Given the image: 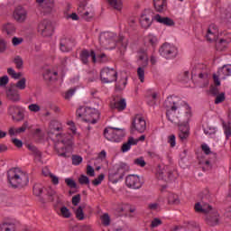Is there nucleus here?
Here are the masks:
<instances>
[{"label": "nucleus", "instance_id": "nucleus-1", "mask_svg": "<svg viewBox=\"0 0 231 231\" xmlns=\"http://www.w3.org/2000/svg\"><path fill=\"white\" fill-rule=\"evenodd\" d=\"M166 109V116L171 124L179 125L180 133L179 137L181 142H185L189 138V126L188 124L192 118V110L189 104L182 102H175L172 97L167 98L163 104Z\"/></svg>", "mask_w": 231, "mask_h": 231}, {"label": "nucleus", "instance_id": "nucleus-2", "mask_svg": "<svg viewBox=\"0 0 231 231\" xmlns=\"http://www.w3.org/2000/svg\"><path fill=\"white\" fill-rule=\"evenodd\" d=\"M60 131H62V125H60L59 121H51L48 136L55 142V151H57L59 156L69 158L68 154L71 152V149H73V135L70 134H60L59 133Z\"/></svg>", "mask_w": 231, "mask_h": 231}, {"label": "nucleus", "instance_id": "nucleus-3", "mask_svg": "<svg viewBox=\"0 0 231 231\" xmlns=\"http://www.w3.org/2000/svg\"><path fill=\"white\" fill-rule=\"evenodd\" d=\"M195 212L198 214H206V223L208 226H217L221 225V216L217 209L212 208L211 205L205 202H197L195 204Z\"/></svg>", "mask_w": 231, "mask_h": 231}, {"label": "nucleus", "instance_id": "nucleus-4", "mask_svg": "<svg viewBox=\"0 0 231 231\" xmlns=\"http://www.w3.org/2000/svg\"><path fill=\"white\" fill-rule=\"evenodd\" d=\"M7 180L13 189H23L28 185V174L19 168L10 169L7 171Z\"/></svg>", "mask_w": 231, "mask_h": 231}, {"label": "nucleus", "instance_id": "nucleus-5", "mask_svg": "<svg viewBox=\"0 0 231 231\" xmlns=\"http://www.w3.org/2000/svg\"><path fill=\"white\" fill-rule=\"evenodd\" d=\"M76 116L78 118H82L84 122H88L89 124H97V119L99 116L98 112L95 108L88 106H80L77 110Z\"/></svg>", "mask_w": 231, "mask_h": 231}, {"label": "nucleus", "instance_id": "nucleus-6", "mask_svg": "<svg viewBox=\"0 0 231 231\" xmlns=\"http://www.w3.org/2000/svg\"><path fill=\"white\" fill-rule=\"evenodd\" d=\"M104 136L109 142H120L125 136V130L109 126L105 129Z\"/></svg>", "mask_w": 231, "mask_h": 231}, {"label": "nucleus", "instance_id": "nucleus-7", "mask_svg": "<svg viewBox=\"0 0 231 231\" xmlns=\"http://www.w3.org/2000/svg\"><path fill=\"white\" fill-rule=\"evenodd\" d=\"M118 77V72L115 69H110L108 67L101 69L100 79L103 84H109L111 82H116Z\"/></svg>", "mask_w": 231, "mask_h": 231}, {"label": "nucleus", "instance_id": "nucleus-8", "mask_svg": "<svg viewBox=\"0 0 231 231\" xmlns=\"http://www.w3.org/2000/svg\"><path fill=\"white\" fill-rule=\"evenodd\" d=\"M147 129V123L145 122V118L143 116L137 115L134 117L131 125V131L134 133V131H137V133H145V130Z\"/></svg>", "mask_w": 231, "mask_h": 231}, {"label": "nucleus", "instance_id": "nucleus-9", "mask_svg": "<svg viewBox=\"0 0 231 231\" xmlns=\"http://www.w3.org/2000/svg\"><path fill=\"white\" fill-rule=\"evenodd\" d=\"M38 32L42 37H51L53 35V23L50 20H42L38 24Z\"/></svg>", "mask_w": 231, "mask_h": 231}, {"label": "nucleus", "instance_id": "nucleus-10", "mask_svg": "<svg viewBox=\"0 0 231 231\" xmlns=\"http://www.w3.org/2000/svg\"><path fill=\"white\" fill-rule=\"evenodd\" d=\"M159 53L164 59H174L178 55V49L171 43H164L159 49Z\"/></svg>", "mask_w": 231, "mask_h": 231}, {"label": "nucleus", "instance_id": "nucleus-11", "mask_svg": "<svg viewBox=\"0 0 231 231\" xmlns=\"http://www.w3.org/2000/svg\"><path fill=\"white\" fill-rule=\"evenodd\" d=\"M154 13L151 9L144 10V13L140 17V24L142 28L147 30L152 24V20L154 19Z\"/></svg>", "mask_w": 231, "mask_h": 231}, {"label": "nucleus", "instance_id": "nucleus-12", "mask_svg": "<svg viewBox=\"0 0 231 231\" xmlns=\"http://www.w3.org/2000/svg\"><path fill=\"white\" fill-rule=\"evenodd\" d=\"M125 185L128 189H142L143 180L138 175H128L125 179Z\"/></svg>", "mask_w": 231, "mask_h": 231}, {"label": "nucleus", "instance_id": "nucleus-13", "mask_svg": "<svg viewBox=\"0 0 231 231\" xmlns=\"http://www.w3.org/2000/svg\"><path fill=\"white\" fill-rule=\"evenodd\" d=\"M5 97L6 99L13 104H17L18 102H21V93H19V90L17 88H14V87H11V85L5 90Z\"/></svg>", "mask_w": 231, "mask_h": 231}, {"label": "nucleus", "instance_id": "nucleus-14", "mask_svg": "<svg viewBox=\"0 0 231 231\" xmlns=\"http://www.w3.org/2000/svg\"><path fill=\"white\" fill-rule=\"evenodd\" d=\"M78 12L85 21H91L95 17V10L93 7H87L84 5H79Z\"/></svg>", "mask_w": 231, "mask_h": 231}, {"label": "nucleus", "instance_id": "nucleus-15", "mask_svg": "<svg viewBox=\"0 0 231 231\" xmlns=\"http://www.w3.org/2000/svg\"><path fill=\"white\" fill-rule=\"evenodd\" d=\"M74 47H75V40L71 38H68L66 36L60 39V50L61 51H64V52L71 51V50H73Z\"/></svg>", "mask_w": 231, "mask_h": 231}, {"label": "nucleus", "instance_id": "nucleus-16", "mask_svg": "<svg viewBox=\"0 0 231 231\" xmlns=\"http://www.w3.org/2000/svg\"><path fill=\"white\" fill-rule=\"evenodd\" d=\"M168 176V180L172 181V180H176V176L174 175V171L170 170L169 166L163 167L162 170H159L157 172V178L159 180H165V177Z\"/></svg>", "mask_w": 231, "mask_h": 231}, {"label": "nucleus", "instance_id": "nucleus-17", "mask_svg": "<svg viewBox=\"0 0 231 231\" xmlns=\"http://www.w3.org/2000/svg\"><path fill=\"white\" fill-rule=\"evenodd\" d=\"M89 57L92 58V62H97V54L95 53V51H88L84 50L80 53V59L83 64H88L89 62L88 59Z\"/></svg>", "mask_w": 231, "mask_h": 231}, {"label": "nucleus", "instance_id": "nucleus-18", "mask_svg": "<svg viewBox=\"0 0 231 231\" xmlns=\"http://www.w3.org/2000/svg\"><path fill=\"white\" fill-rule=\"evenodd\" d=\"M112 109H117V111H124L127 107V103L125 98L115 97L110 104Z\"/></svg>", "mask_w": 231, "mask_h": 231}, {"label": "nucleus", "instance_id": "nucleus-19", "mask_svg": "<svg viewBox=\"0 0 231 231\" xmlns=\"http://www.w3.org/2000/svg\"><path fill=\"white\" fill-rule=\"evenodd\" d=\"M115 36L116 35L113 32H103L99 36V41L101 44H103V46H109L111 42H115V41L113 40Z\"/></svg>", "mask_w": 231, "mask_h": 231}, {"label": "nucleus", "instance_id": "nucleus-20", "mask_svg": "<svg viewBox=\"0 0 231 231\" xmlns=\"http://www.w3.org/2000/svg\"><path fill=\"white\" fill-rule=\"evenodd\" d=\"M14 17L17 23H24V21H26V10L22 6L16 7L14 13Z\"/></svg>", "mask_w": 231, "mask_h": 231}, {"label": "nucleus", "instance_id": "nucleus-21", "mask_svg": "<svg viewBox=\"0 0 231 231\" xmlns=\"http://www.w3.org/2000/svg\"><path fill=\"white\" fill-rule=\"evenodd\" d=\"M37 5L43 8V10H47V12H51L53 8V5H55V0H36Z\"/></svg>", "mask_w": 231, "mask_h": 231}, {"label": "nucleus", "instance_id": "nucleus-22", "mask_svg": "<svg viewBox=\"0 0 231 231\" xmlns=\"http://www.w3.org/2000/svg\"><path fill=\"white\" fill-rule=\"evenodd\" d=\"M154 21L160 23L161 24H164L165 26H174V20L169 17H162L160 14H156L154 16Z\"/></svg>", "mask_w": 231, "mask_h": 231}, {"label": "nucleus", "instance_id": "nucleus-23", "mask_svg": "<svg viewBox=\"0 0 231 231\" xmlns=\"http://www.w3.org/2000/svg\"><path fill=\"white\" fill-rule=\"evenodd\" d=\"M216 33H217V30H216V24H211L208 29V32L206 34V39L209 42L212 41H216Z\"/></svg>", "mask_w": 231, "mask_h": 231}, {"label": "nucleus", "instance_id": "nucleus-24", "mask_svg": "<svg viewBox=\"0 0 231 231\" xmlns=\"http://www.w3.org/2000/svg\"><path fill=\"white\" fill-rule=\"evenodd\" d=\"M138 141L134 140L133 137H129L128 141L125 143H123L121 147L122 152H127L131 149V145H137Z\"/></svg>", "mask_w": 231, "mask_h": 231}, {"label": "nucleus", "instance_id": "nucleus-25", "mask_svg": "<svg viewBox=\"0 0 231 231\" xmlns=\"http://www.w3.org/2000/svg\"><path fill=\"white\" fill-rule=\"evenodd\" d=\"M153 5H154L156 12L162 13L165 9V6H167V1L166 0H153Z\"/></svg>", "mask_w": 231, "mask_h": 231}, {"label": "nucleus", "instance_id": "nucleus-26", "mask_svg": "<svg viewBox=\"0 0 231 231\" xmlns=\"http://www.w3.org/2000/svg\"><path fill=\"white\" fill-rule=\"evenodd\" d=\"M125 86H127V77L124 76L116 84V91H124Z\"/></svg>", "mask_w": 231, "mask_h": 231}, {"label": "nucleus", "instance_id": "nucleus-27", "mask_svg": "<svg viewBox=\"0 0 231 231\" xmlns=\"http://www.w3.org/2000/svg\"><path fill=\"white\" fill-rule=\"evenodd\" d=\"M231 40L230 38L228 39H225L222 38L219 40L218 42H217L216 46H217V50H219L220 51H223V50H225V48H226V46H228V44H230Z\"/></svg>", "mask_w": 231, "mask_h": 231}, {"label": "nucleus", "instance_id": "nucleus-28", "mask_svg": "<svg viewBox=\"0 0 231 231\" xmlns=\"http://www.w3.org/2000/svg\"><path fill=\"white\" fill-rule=\"evenodd\" d=\"M27 148L29 149V151H31L32 154H33V156L37 158L38 162H41V159L42 158V153L41 152V151H39L37 147L32 144H28Z\"/></svg>", "mask_w": 231, "mask_h": 231}, {"label": "nucleus", "instance_id": "nucleus-29", "mask_svg": "<svg viewBox=\"0 0 231 231\" xmlns=\"http://www.w3.org/2000/svg\"><path fill=\"white\" fill-rule=\"evenodd\" d=\"M47 196L50 201H57L59 203V195H57V191L52 189L51 187L47 189Z\"/></svg>", "mask_w": 231, "mask_h": 231}, {"label": "nucleus", "instance_id": "nucleus-30", "mask_svg": "<svg viewBox=\"0 0 231 231\" xmlns=\"http://www.w3.org/2000/svg\"><path fill=\"white\" fill-rule=\"evenodd\" d=\"M116 174H120V176H124L126 172H129V166L125 163H120L116 166Z\"/></svg>", "mask_w": 231, "mask_h": 231}, {"label": "nucleus", "instance_id": "nucleus-31", "mask_svg": "<svg viewBox=\"0 0 231 231\" xmlns=\"http://www.w3.org/2000/svg\"><path fill=\"white\" fill-rule=\"evenodd\" d=\"M12 119L14 122H23V120H24V110L23 107H20V109L18 110V112L15 114V116H12Z\"/></svg>", "mask_w": 231, "mask_h": 231}, {"label": "nucleus", "instance_id": "nucleus-32", "mask_svg": "<svg viewBox=\"0 0 231 231\" xmlns=\"http://www.w3.org/2000/svg\"><path fill=\"white\" fill-rule=\"evenodd\" d=\"M12 88H14V89H26V79L23 78L22 79H20L19 81H17L16 84H13L11 85Z\"/></svg>", "mask_w": 231, "mask_h": 231}, {"label": "nucleus", "instance_id": "nucleus-33", "mask_svg": "<svg viewBox=\"0 0 231 231\" xmlns=\"http://www.w3.org/2000/svg\"><path fill=\"white\" fill-rule=\"evenodd\" d=\"M168 203L170 205H180V197L174 193H170L168 196Z\"/></svg>", "mask_w": 231, "mask_h": 231}, {"label": "nucleus", "instance_id": "nucleus-34", "mask_svg": "<svg viewBox=\"0 0 231 231\" xmlns=\"http://www.w3.org/2000/svg\"><path fill=\"white\" fill-rule=\"evenodd\" d=\"M84 208H86V204L79 206L75 212L76 217L77 219H79V221L84 219Z\"/></svg>", "mask_w": 231, "mask_h": 231}, {"label": "nucleus", "instance_id": "nucleus-35", "mask_svg": "<svg viewBox=\"0 0 231 231\" xmlns=\"http://www.w3.org/2000/svg\"><path fill=\"white\" fill-rule=\"evenodd\" d=\"M3 30L7 35H14L15 33V26L13 23H6L4 25Z\"/></svg>", "mask_w": 231, "mask_h": 231}, {"label": "nucleus", "instance_id": "nucleus-36", "mask_svg": "<svg viewBox=\"0 0 231 231\" xmlns=\"http://www.w3.org/2000/svg\"><path fill=\"white\" fill-rule=\"evenodd\" d=\"M107 2L115 10H122V0H107Z\"/></svg>", "mask_w": 231, "mask_h": 231}, {"label": "nucleus", "instance_id": "nucleus-37", "mask_svg": "<svg viewBox=\"0 0 231 231\" xmlns=\"http://www.w3.org/2000/svg\"><path fill=\"white\" fill-rule=\"evenodd\" d=\"M0 231H15V225L12 223H4L0 226Z\"/></svg>", "mask_w": 231, "mask_h": 231}, {"label": "nucleus", "instance_id": "nucleus-38", "mask_svg": "<svg viewBox=\"0 0 231 231\" xmlns=\"http://www.w3.org/2000/svg\"><path fill=\"white\" fill-rule=\"evenodd\" d=\"M20 109H21V106L13 105L8 107L7 113L8 115H10V116L13 117V116H15V115H17Z\"/></svg>", "mask_w": 231, "mask_h": 231}, {"label": "nucleus", "instance_id": "nucleus-39", "mask_svg": "<svg viewBox=\"0 0 231 231\" xmlns=\"http://www.w3.org/2000/svg\"><path fill=\"white\" fill-rule=\"evenodd\" d=\"M101 222L104 226H109V225H111V217H109V214H103V216H101Z\"/></svg>", "mask_w": 231, "mask_h": 231}, {"label": "nucleus", "instance_id": "nucleus-40", "mask_svg": "<svg viewBox=\"0 0 231 231\" xmlns=\"http://www.w3.org/2000/svg\"><path fill=\"white\" fill-rule=\"evenodd\" d=\"M137 76L141 82L145 81V69L143 67L137 69Z\"/></svg>", "mask_w": 231, "mask_h": 231}, {"label": "nucleus", "instance_id": "nucleus-41", "mask_svg": "<svg viewBox=\"0 0 231 231\" xmlns=\"http://www.w3.org/2000/svg\"><path fill=\"white\" fill-rule=\"evenodd\" d=\"M217 73H223L226 75V77H230L231 75V68L226 66V65H224L222 69H220Z\"/></svg>", "mask_w": 231, "mask_h": 231}, {"label": "nucleus", "instance_id": "nucleus-42", "mask_svg": "<svg viewBox=\"0 0 231 231\" xmlns=\"http://www.w3.org/2000/svg\"><path fill=\"white\" fill-rule=\"evenodd\" d=\"M7 73L10 75V77H12V79H21V72L16 73L12 68L7 69Z\"/></svg>", "mask_w": 231, "mask_h": 231}, {"label": "nucleus", "instance_id": "nucleus-43", "mask_svg": "<svg viewBox=\"0 0 231 231\" xmlns=\"http://www.w3.org/2000/svg\"><path fill=\"white\" fill-rule=\"evenodd\" d=\"M42 190H43L42 185L35 184L33 186V194H34V196H41V194H42Z\"/></svg>", "mask_w": 231, "mask_h": 231}, {"label": "nucleus", "instance_id": "nucleus-44", "mask_svg": "<svg viewBox=\"0 0 231 231\" xmlns=\"http://www.w3.org/2000/svg\"><path fill=\"white\" fill-rule=\"evenodd\" d=\"M79 183L80 185H88V187H89V178L86 175H80L79 178Z\"/></svg>", "mask_w": 231, "mask_h": 231}, {"label": "nucleus", "instance_id": "nucleus-45", "mask_svg": "<svg viewBox=\"0 0 231 231\" xmlns=\"http://www.w3.org/2000/svg\"><path fill=\"white\" fill-rule=\"evenodd\" d=\"M139 60L142 61L143 66H147L149 62V58L147 57V53L143 52L141 55H139Z\"/></svg>", "mask_w": 231, "mask_h": 231}, {"label": "nucleus", "instance_id": "nucleus-46", "mask_svg": "<svg viewBox=\"0 0 231 231\" xmlns=\"http://www.w3.org/2000/svg\"><path fill=\"white\" fill-rule=\"evenodd\" d=\"M57 72H51L50 70H47L46 73L43 75V79L45 80H53V77H57Z\"/></svg>", "mask_w": 231, "mask_h": 231}, {"label": "nucleus", "instance_id": "nucleus-47", "mask_svg": "<svg viewBox=\"0 0 231 231\" xmlns=\"http://www.w3.org/2000/svg\"><path fill=\"white\" fill-rule=\"evenodd\" d=\"M61 216L63 217L69 218L71 217V212H69V209L66 208V206H63L60 208Z\"/></svg>", "mask_w": 231, "mask_h": 231}, {"label": "nucleus", "instance_id": "nucleus-48", "mask_svg": "<svg viewBox=\"0 0 231 231\" xmlns=\"http://www.w3.org/2000/svg\"><path fill=\"white\" fill-rule=\"evenodd\" d=\"M205 134H214L216 133V128L206 125L203 126Z\"/></svg>", "mask_w": 231, "mask_h": 231}, {"label": "nucleus", "instance_id": "nucleus-49", "mask_svg": "<svg viewBox=\"0 0 231 231\" xmlns=\"http://www.w3.org/2000/svg\"><path fill=\"white\" fill-rule=\"evenodd\" d=\"M77 91V88H69L64 95L65 100H70L71 97L75 95V92Z\"/></svg>", "mask_w": 231, "mask_h": 231}, {"label": "nucleus", "instance_id": "nucleus-50", "mask_svg": "<svg viewBox=\"0 0 231 231\" xmlns=\"http://www.w3.org/2000/svg\"><path fill=\"white\" fill-rule=\"evenodd\" d=\"M28 121H25L20 128L15 129L16 134H21V133H24L26 129H28Z\"/></svg>", "mask_w": 231, "mask_h": 231}, {"label": "nucleus", "instance_id": "nucleus-51", "mask_svg": "<svg viewBox=\"0 0 231 231\" xmlns=\"http://www.w3.org/2000/svg\"><path fill=\"white\" fill-rule=\"evenodd\" d=\"M8 43L5 42V39L0 38V53H5L6 51V48Z\"/></svg>", "mask_w": 231, "mask_h": 231}, {"label": "nucleus", "instance_id": "nucleus-52", "mask_svg": "<svg viewBox=\"0 0 231 231\" xmlns=\"http://www.w3.org/2000/svg\"><path fill=\"white\" fill-rule=\"evenodd\" d=\"M65 183L69 187V189H77V182H75L73 179H65Z\"/></svg>", "mask_w": 231, "mask_h": 231}, {"label": "nucleus", "instance_id": "nucleus-53", "mask_svg": "<svg viewBox=\"0 0 231 231\" xmlns=\"http://www.w3.org/2000/svg\"><path fill=\"white\" fill-rule=\"evenodd\" d=\"M82 163V156L72 155V165H80Z\"/></svg>", "mask_w": 231, "mask_h": 231}, {"label": "nucleus", "instance_id": "nucleus-54", "mask_svg": "<svg viewBox=\"0 0 231 231\" xmlns=\"http://www.w3.org/2000/svg\"><path fill=\"white\" fill-rule=\"evenodd\" d=\"M104 178L105 175L104 174H100L98 175V177L97 179H95L94 180H92V184L95 187H98V185H100V183H102V181H104Z\"/></svg>", "mask_w": 231, "mask_h": 231}, {"label": "nucleus", "instance_id": "nucleus-55", "mask_svg": "<svg viewBox=\"0 0 231 231\" xmlns=\"http://www.w3.org/2000/svg\"><path fill=\"white\" fill-rule=\"evenodd\" d=\"M10 82L8 76H3L0 78V88H5V86Z\"/></svg>", "mask_w": 231, "mask_h": 231}, {"label": "nucleus", "instance_id": "nucleus-56", "mask_svg": "<svg viewBox=\"0 0 231 231\" xmlns=\"http://www.w3.org/2000/svg\"><path fill=\"white\" fill-rule=\"evenodd\" d=\"M14 61L18 69H21L23 68V58H21L20 56H16Z\"/></svg>", "mask_w": 231, "mask_h": 231}, {"label": "nucleus", "instance_id": "nucleus-57", "mask_svg": "<svg viewBox=\"0 0 231 231\" xmlns=\"http://www.w3.org/2000/svg\"><path fill=\"white\" fill-rule=\"evenodd\" d=\"M28 109L31 110L32 113H39V111H41V106L37 104H31L28 106Z\"/></svg>", "mask_w": 231, "mask_h": 231}, {"label": "nucleus", "instance_id": "nucleus-58", "mask_svg": "<svg viewBox=\"0 0 231 231\" xmlns=\"http://www.w3.org/2000/svg\"><path fill=\"white\" fill-rule=\"evenodd\" d=\"M134 163H135V165H139V167H145L146 165V162H145V160H143V157L135 159L134 161Z\"/></svg>", "mask_w": 231, "mask_h": 231}, {"label": "nucleus", "instance_id": "nucleus-59", "mask_svg": "<svg viewBox=\"0 0 231 231\" xmlns=\"http://www.w3.org/2000/svg\"><path fill=\"white\" fill-rule=\"evenodd\" d=\"M23 41L24 40L23 38L13 37V39H12L13 46H19V44H23Z\"/></svg>", "mask_w": 231, "mask_h": 231}, {"label": "nucleus", "instance_id": "nucleus-60", "mask_svg": "<svg viewBox=\"0 0 231 231\" xmlns=\"http://www.w3.org/2000/svg\"><path fill=\"white\" fill-rule=\"evenodd\" d=\"M223 102H225V93L217 95L215 99V104H221Z\"/></svg>", "mask_w": 231, "mask_h": 231}, {"label": "nucleus", "instance_id": "nucleus-61", "mask_svg": "<svg viewBox=\"0 0 231 231\" xmlns=\"http://www.w3.org/2000/svg\"><path fill=\"white\" fill-rule=\"evenodd\" d=\"M79 203H80V194L72 197V205L78 207Z\"/></svg>", "mask_w": 231, "mask_h": 231}, {"label": "nucleus", "instance_id": "nucleus-62", "mask_svg": "<svg viewBox=\"0 0 231 231\" xmlns=\"http://www.w3.org/2000/svg\"><path fill=\"white\" fill-rule=\"evenodd\" d=\"M12 143H14V145H15V147H17L18 149H21V147H23V141L17 139V138H13L12 139Z\"/></svg>", "mask_w": 231, "mask_h": 231}, {"label": "nucleus", "instance_id": "nucleus-63", "mask_svg": "<svg viewBox=\"0 0 231 231\" xmlns=\"http://www.w3.org/2000/svg\"><path fill=\"white\" fill-rule=\"evenodd\" d=\"M160 225H162V220L160 218H154L152 221L151 227L156 228V226H160Z\"/></svg>", "mask_w": 231, "mask_h": 231}, {"label": "nucleus", "instance_id": "nucleus-64", "mask_svg": "<svg viewBox=\"0 0 231 231\" xmlns=\"http://www.w3.org/2000/svg\"><path fill=\"white\" fill-rule=\"evenodd\" d=\"M224 129H225L226 138V140H228V138H230V136H231L230 125H224Z\"/></svg>", "mask_w": 231, "mask_h": 231}]
</instances>
